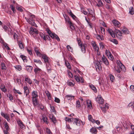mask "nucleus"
Here are the masks:
<instances>
[{
  "instance_id": "nucleus-1",
  "label": "nucleus",
  "mask_w": 134,
  "mask_h": 134,
  "mask_svg": "<svg viewBox=\"0 0 134 134\" xmlns=\"http://www.w3.org/2000/svg\"><path fill=\"white\" fill-rule=\"evenodd\" d=\"M35 17V15H32L30 12H27L26 17H25V18L29 24L32 25L36 26V25L33 19Z\"/></svg>"
},
{
  "instance_id": "nucleus-2",
  "label": "nucleus",
  "mask_w": 134,
  "mask_h": 134,
  "mask_svg": "<svg viewBox=\"0 0 134 134\" xmlns=\"http://www.w3.org/2000/svg\"><path fill=\"white\" fill-rule=\"evenodd\" d=\"M46 31L51 38H55L58 41H60V39L57 35L54 34L52 33L51 31L48 29H47Z\"/></svg>"
},
{
  "instance_id": "nucleus-3",
  "label": "nucleus",
  "mask_w": 134,
  "mask_h": 134,
  "mask_svg": "<svg viewBox=\"0 0 134 134\" xmlns=\"http://www.w3.org/2000/svg\"><path fill=\"white\" fill-rule=\"evenodd\" d=\"M96 100L99 104H102L104 103V100L100 95L98 96L96 98Z\"/></svg>"
},
{
  "instance_id": "nucleus-4",
  "label": "nucleus",
  "mask_w": 134,
  "mask_h": 134,
  "mask_svg": "<svg viewBox=\"0 0 134 134\" xmlns=\"http://www.w3.org/2000/svg\"><path fill=\"white\" fill-rule=\"evenodd\" d=\"M116 64L120 68L121 70L125 71L126 70L125 67L119 61H117Z\"/></svg>"
},
{
  "instance_id": "nucleus-5",
  "label": "nucleus",
  "mask_w": 134,
  "mask_h": 134,
  "mask_svg": "<svg viewBox=\"0 0 134 134\" xmlns=\"http://www.w3.org/2000/svg\"><path fill=\"white\" fill-rule=\"evenodd\" d=\"M30 34L33 35L34 34H37L38 33V30L35 28H30Z\"/></svg>"
},
{
  "instance_id": "nucleus-6",
  "label": "nucleus",
  "mask_w": 134,
  "mask_h": 134,
  "mask_svg": "<svg viewBox=\"0 0 134 134\" xmlns=\"http://www.w3.org/2000/svg\"><path fill=\"white\" fill-rule=\"evenodd\" d=\"M115 33L118 38L120 39L122 38V33L120 31L118 30H116L115 31Z\"/></svg>"
},
{
  "instance_id": "nucleus-7",
  "label": "nucleus",
  "mask_w": 134,
  "mask_h": 134,
  "mask_svg": "<svg viewBox=\"0 0 134 134\" xmlns=\"http://www.w3.org/2000/svg\"><path fill=\"white\" fill-rule=\"evenodd\" d=\"M105 53L106 55L111 60H113L114 59L113 57L109 51L106 49L105 51Z\"/></svg>"
},
{
  "instance_id": "nucleus-8",
  "label": "nucleus",
  "mask_w": 134,
  "mask_h": 134,
  "mask_svg": "<svg viewBox=\"0 0 134 134\" xmlns=\"http://www.w3.org/2000/svg\"><path fill=\"white\" fill-rule=\"evenodd\" d=\"M91 43L92 46L93 47V48L95 49V51L98 52L99 49V48L96 44V42L94 41H92L91 42Z\"/></svg>"
},
{
  "instance_id": "nucleus-9",
  "label": "nucleus",
  "mask_w": 134,
  "mask_h": 134,
  "mask_svg": "<svg viewBox=\"0 0 134 134\" xmlns=\"http://www.w3.org/2000/svg\"><path fill=\"white\" fill-rule=\"evenodd\" d=\"M102 62L103 63L106 65H108L109 64V63L107 59L103 55L101 59Z\"/></svg>"
},
{
  "instance_id": "nucleus-10",
  "label": "nucleus",
  "mask_w": 134,
  "mask_h": 134,
  "mask_svg": "<svg viewBox=\"0 0 134 134\" xmlns=\"http://www.w3.org/2000/svg\"><path fill=\"white\" fill-rule=\"evenodd\" d=\"M32 104L34 107H36L38 104L39 103L37 98H32Z\"/></svg>"
},
{
  "instance_id": "nucleus-11",
  "label": "nucleus",
  "mask_w": 134,
  "mask_h": 134,
  "mask_svg": "<svg viewBox=\"0 0 134 134\" xmlns=\"http://www.w3.org/2000/svg\"><path fill=\"white\" fill-rule=\"evenodd\" d=\"M49 118L51 120L53 123L55 124L56 123L57 120L53 114H49Z\"/></svg>"
},
{
  "instance_id": "nucleus-12",
  "label": "nucleus",
  "mask_w": 134,
  "mask_h": 134,
  "mask_svg": "<svg viewBox=\"0 0 134 134\" xmlns=\"http://www.w3.org/2000/svg\"><path fill=\"white\" fill-rule=\"evenodd\" d=\"M95 67L97 71H99L102 69L101 65L99 62H97L96 63L95 65Z\"/></svg>"
},
{
  "instance_id": "nucleus-13",
  "label": "nucleus",
  "mask_w": 134,
  "mask_h": 134,
  "mask_svg": "<svg viewBox=\"0 0 134 134\" xmlns=\"http://www.w3.org/2000/svg\"><path fill=\"white\" fill-rule=\"evenodd\" d=\"M41 57H42V58L44 60V62L46 64L49 63L48 58L46 54H42Z\"/></svg>"
},
{
  "instance_id": "nucleus-14",
  "label": "nucleus",
  "mask_w": 134,
  "mask_h": 134,
  "mask_svg": "<svg viewBox=\"0 0 134 134\" xmlns=\"http://www.w3.org/2000/svg\"><path fill=\"white\" fill-rule=\"evenodd\" d=\"M1 115L3 116L8 121H10V119L9 118V115L7 114H5L3 112H1Z\"/></svg>"
},
{
  "instance_id": "nucleus-15",
  "label": "nucleus",
  "mask_w": 134,
  "mask_h": 134,
  "mask_svg": "<svg viewBox=\"0 0 134 134\" xmlns=\"http://www.w3.org/2000/svg\"><path fill=\"white\" fill-rule=\"evenodd\" d=\"M105 8L109 12H111L113 11V8L111 5L108 4H106L105 5Z\"/></svg>"
},
{
  "instance_id": "nucleus-16",
  "label": "nucleus",
  "mask_w": 134,
  "mask_h": 134,
  "mask_svg": "<svg viewBox=\"0 0 134 134\" xmlns=\"http://www.w3.org/2000/svg\"><path fill=\"white\" fill-rule=\"evenodd\" d=\"M112 23L114 26L118 27H119L121 25L120 23L118 21L115 20H113L112 21Z\"/></svg>"
},
{
  "instance_id": "nucleus-17",
  "label": "nucleus",
  "mask_w": 134,
  "mask_h": 134,
  "mask_svg": "<svg viewBox=\"0 0 134 134\" xmlns=\"http://www.w3.org/2000/svg\"><path fill=\"white\" fill-rule=\"evenodd\" d=\"M32 98H37L38 97L37 92L36 91L32 92L31 94Z\"/></svg>"
},
{
  "instance_id": "nucleus-18",
  "label": "nucleus",
  "mask_w": 134,
  "mask_h": 134,
  "mask_svg": "<svg viewBox=\"0 0 134 134\" xmlns=\"http://www.w3.org/2000/svg\"><path fill=\"white\" fill-rule=\"evenodd\" d=\"M107 31L110 34L112 37H115V33L111 29L108 28L107 29Z\"/></svg>"
},
{
  "instance_id": "nucleus-19",
  "label": "nucleus",
  "mask_w": 134,
  "mask_h": 134,
  "mask_svg": "<svg viewBox=\"0 0 134 134\" xmlns=\"http://www.w3.org/2000/svg\"><path fill=\"white\" fill-rule=\"evenodd\" d=\"M86 46V44H81L80 47L81 48V51L83 53L86 52V49L85 47Z\"/></svg>"
},
{
  "instance_id": "nucleus-20",
  "label": "nucleus",
  "mask_w": 134,
  "mask_h": 134,
  "mask_svg": "<svg viewBox=\"0 0 134 134\" xmlns=\"http://www.w3.org/2000/svg\"><path fill=\"white\" fill-rule=\"evenodd\" d=\"M100 108L103 111H104V112H105L106 110L108 108V104H106L104 107H101Z\"/></svg>"
},
{
  "instance_id": "nucleus-21",
  "label": "nucleus",
  "mask_w": 134,
  "mask_h": 134,
  "mask_svg": "<svg viewBox=\"0 0 134 134\" xmlns=\"http://www.w3.org/2000/svg\"><path fill=\"white\" fill-rule=\"evenodd\" d=\"M73 123L75 124L77 126H79L80 125V120L77 118H75L74 119Z\"/></svg>"
},
{
  "instance_id": "nucleus-22",
  "label": "nucleus",
  "mask_w": 134,
  "mask_h": 134,
  "mask_svg": "<svg viewBox=\"0 0 134 134\" xmlns=\"http://www.w3.org/2000/svg\"><path fill=\"white\" fill-rule=\"evenodd\" d=\"M23 89L24 90V92L26 94V96L29 94V91L28 88L27 86H24L23 87Z\"/></svg>"
},
{
  "instance_id": "nucleus-23",
  "label": "nucleus",
  "mask_w": 134,
  "mask_h": 134,
  "mask_svg": "<svg viewBox=\"0 0 134 134\" xmlns=\"http://www.w3.org/2000/svg\"><path fill=\"white\" fill-rule=\"evenodd\" d=\"M74 98V96L70 95H67L65 96V99L67 100H71Z\"/></svg>"
},
{
  "instance_id": "nucleus-24",
  "label": "nucleus",
  "mask_w": 134,
  "mask_h": 134,
  "mask_svg": "<svg viewBox=\"0 0 134 134\" xmlns=\"http://www.w3.org/2000/svg\"><path fill=\"white\" fill-rule=\"evenodd\" d=\"M0 89L2 91L4 92L7 91V90L5 88V86L3 84H2L0 86Z\"/></svg>"
},
{
  "instance_id": "nucleus-25",
  "label": "nucleus",
  "mask_w": 134,
  "mask_h": 134,
  "mask_svg": "<svg viewBox=\"0 0 134 134\" xmlns=\"http://www.w3.org/2000/svg\"><path fill=\"white\" fill-rule=\"evenodd\" d=\"M89 87L95 93H96L97 92V91L96 87L94 86L92 84H90L89 85Z\"/></svg>"
},
{
  "instance_id": "nucleus-26",
  "label": "nucleus",
  "mask_w": 134,
  "mask_h": 134,
  "mask_svg": "<svg viewBox=\"0 0 134 134\" xmlns=\"http://www.w3.org/2000/svg\"><path fill=\"white\" fill-rule=\"evenodd\" d=\"M96 37L97 39L99 40H103L104 39V37L103 36L97 35H96Z\"/></svg>"
},
{
  "instance_id": "nucleus-27",
  "label": "nucleus",
  "mask_w": 134,
  "mask_h": 134,
  "mask_svg": "<svg viewBox=\"0 0 134 134\" xmlns=\"http://www.w3.org/2000/svg\"><path fill=\"white\" fill-rule=\"evenodd\" d=\"M26 68L27 70L30 72H31L33 69L32 67L29 65L27 66H26Z\"/></svg>"
},
{
  "instance_id": "nucleus-28",
  "label": "nucleus",
  "mask_w": 134,
  "mask_h": 134,
  "mask_svg": "<svg viewBox=\"0 0 134 134\" xmlns=\"http://www.w3.org/2000/svg\"><path fill=\"white\" fill-rule=\"evenodd\" d=\"M18 123L20 127V128L22 129L23 128L24 125L22 122L20 120L18 121Z\"/></svg>"
},
{
  "instance_id": "nucleus-29",
  "label": "nucleus",
  "mask_w": 134,
  "mask_h": 134,
  "mask_svg": "<svg viewBox=\"0 0 134 134\" xmlns=\"http://www.w3.org/2000/svg\"><path fill=\"white\" fill-rule=\"evenodd\" d=\"M65 64L68 68L70 69H71V67L68 61L65 60Z\"/></svg>"
},
{
  "instance_id": "nucleus-30",
  "label": "nucleus",
  "mask_w": 134,
  "mask_h": 134,
  "mask_svg": "<svg viewBox=\"0 0 134 134\" xmlns=\"http://www.w3.org/2000/svg\"><path fill=\"white\" fill-rule=\"evenodd\" d=\"M123 33L125 34H128L129 32V31L126 28H124L122 30Z\"/></svg>"
},
{
  "instance_id": "nucleus-31",
  "label": "nucleus",
  "mask_w": 134,
  "mask_h": 134,
  "mask_svg": "<svg viewBox=\"0 0 134 134\" xmlns=\"http://www.w3.org/2000/svg\"><path fill=\"white\" fill-rule=\"evenodd\" d=\"M87 107L89 109H91L92 108L91 102V101H87Z\"/></svg>"
},
{
  "instance_id": "nucleus-32",
  "label": "nucleus",
  "mask_w": 134,
  "mask_h": 134,
  "mask_svg": "<svg viewBox=\"0 0 134 134\" xmlns=\"http://www.w3.org/2000/svg\"><path fill=\"white\" fill-rule=\"evenodd\" d=\"M88 120L91 121L92 123H95V120L92 118V116L91 115H89L88 116Z\"/></svg>"
},
{
  "instance_id": "nucleus-33",
  "label": "nucleus",
  "mask_w": 134,
  "mask_h": 134,
  "mask_svg": "<svg viewBox=\"0 0 134 134\" xmlns=\"http://www.w3.org/2000/svg\"><path fill=\"white\" fill-rule=\"evenodd\" d=\"M47 118L46 116H43L42 119L44 122L47 124H48L49 123L47 121Z\"/></svg>"
},
{
  "instance_id": "nucleus-34",
  "label": "nucleus",
  "mask_w": 134,
  "mask_h": 134,
  "mask_svg": "<svg viewBox=\"0 0 134 134\" xmlns=\"http://www.w3.org/2000/svg\"><path fill=\"white\" fill-rule=\"evenodd\" d=\"M25 81L30 84H31L32 83V81L29 78L27 77L25 78Z\"/></svg>"
},
{
  "instance_id": "nucleus-35",
  "label": "nucleus",
  "mask_w": 134,
  "mask_h": 134,
  "mask_svg": "<svg viewBox=\"0 0 134 134\" xmlns=\"http://www.w3.org/2000/svg\"><path fill=\"white\" fill-rule=\"evenodd\" d=\"M65 120L66 121H68L69 122H71L73 121L74 118H69L66 117L65 118Z\"/></svg>"
},
{
  "instance_id": "nucleus-36",
  "label": "nucleus",
  "mask_w": 134,
  "mask_h": 134,
  "mask_svg": "<svg viewBox=\"0 0 134 134\" xmlns=\"http://www.w3.org/2000/svg\"><path fill=\"white\" fill-rule=\"evenodd\" d=\"M120 69H121L118 66H115L114 67L115 70L117 72L120 73Z\"/></svg>"
},
{
  "instance_id": "nucleus-37",
  "label": "nucleus",
  "mask_w": 134,
  "mask_h": 134,
  "mask_svg": "<svg viewBox=\"0 0 134 134\" xmlns=\"http://www.w3.org/2000/svg\"><path fill=\"white\" fill-rule=\"evenodd\" d=\"M129 13L131 14H134V11L132 7H130L129 9Z\"/></svg>"
},
{
  "instance_id": "nucleus-38",
  "label": "nucleus",
  "mask_w": 134,
  "mask_h": 134,
  "mask_svg": "<svg viewBox=\"0 0 134 134\" xmlns=\"http://www.w3.org/2000/svg\"><path fill=\"white\" fill-rule=\"evenodd\" d=\"M90 132L92 133L96 134L97 133V131L96 129L92 128L90 129Z\"/></svg>"
},
{
  "instance_id": "nucleus-39",
  "label": "nucleus",
  "mask_w": 134,
  "mask_h": 134,
  "mask_svg": "<svg viewBox=\"0 0 134 134\" xmlns=\"http://www.w3.org/2000/svg\"><path fill=\"white\" fill-rule=\"evenodd\" d=\"M18 44H19V47L20 48V49H24V47H23V44L22 43L21 41H18Z\"/></svg>"
},
{
  "instance_id": "nucleus-40",
  "label": "nucleus",
  "mask_w": 134,
  "mask_h": 134,
  "mask_svg": "<svg viewBox=\"0 0 134 134\" xmlns=\"http://www.w3.org/2000/svg\"><path fill=\"white\" fill-rule=\"evenodd\" d=\"M34 62L38 63V64L40 65H42V63L40 60L34 59Z\"/></svg>"
},
{
  "instance_id": "nucleus-41",
  "label": "nucleus",
  "mask_w": 134,
  "mask_h": 134,
  "mask_svg": "<svg viewBox=\"0 0 134 134\" xmlns=\"http://www.w3.org/2000/svg\"><path fill=\"white\" fill-rule=\"evenodd\" d=\"M14 67L16 69L19 71L21 70L22 69V67L20 65H16L15 66H14Z\"/></svg>"
},
{
  "instance_id": "nucleus-42",
  "label": "nucleus",
  "mask_w": 134,
  "mask_h": 134,
  "mask_svg": "<svg viewBox=\"0 0 134 134\" xmlns=\"http://www.w3.org/2000/svg\"><path fill=\"white\" fill-rule=\"evenodd\" d=\"M20 57L23 60L24 62H27V59L26 58V57L23 55H20Z\"/></svg>"
},
{
  "instance_id": "nucleus-43",
  "label": "nucleus",
  "mask_w": 134,
  "mask_h": 134,
  "mask_svg": "<svg viewBox=\"0 0 134 134\" xmlns=\"http://www.w3.org/2000/svg\"><path fill=\"white\" fill-rule=\"evenodd\" d=\"M46 95L47 96L49 99H51V98L50 94L49 92L48 91L45 92Z\"/></svg>"
},
{
  "instance_id": "nucleus-44",
  "label": "nucleus",
  "mask_w": 134,
  "mask_h": 134,
  "mask_svg": "<svg viewBox=\"0 0 134 134\" xmlns=\"http://www.w3.org/2000/svg\"><path fill=\"white\" fill-rule=\"evenodd\" d=\"M103 5V3L101 0L98 1V3L97 4V5L98 7H102Z\"/></svg>"
},
{
  "instance_id": "nucleus-45",
  "label": "nucleus",
  "mask_w": 134,
  "mask_h": 134,
  "mask_svg": "<svg viewBox=\"0 0 134 134\" xmlns=\"http://www.w3.org/2000/svg\"><path fill=\"white\" fill-rule=\"evenodd\" d=\"M27 52L30 55H32V52L31 49L30 48H27Z\"/></svg>"
},
{
  "instance_id": "nucleus-46",
  "label": "nucleus",
  "mask_w": 134,
  "mask_h": 134,
  "mask_svg": "<svg viewBox=\"0 0 134 134\" xmlns=\"http://www.w3.org/2000/svg\"><path fill=\"white\" fill-rule=\"evenodd\" d=\"M67 84L69 86H73L74 85V83H73L69 81H68L67 82Z\"/></svg>"
},
{
  "instance_id": "nucleus-47",
  "label": "nucleus",
  "mask_w": 134,
  "mask_h": 134,
  "mask_svg": "<svg viewBox=\"0 0 134 134\" xmlns=\"http://www.w3.org/2000/svg\"><path fill=\"white\" fill-rule=\"evenodd\" d=\"M100 29L102 34L103 35L105 34V30L104 28L103 27H101Z\"/></svg>"
},
{
  "instance_id": "nucleus-48",
  "label": "nucleus",
  "mask_w": 134,
  "mask_h": 134,
  "mask_svg": "<svg viewBox=\"0 0 134 134\" xmlns=\"http://www.w3.org/2000/svg\"><path fill=\"white\" fill-rule=\"evenodd\" d=\"M2 69L5 70L6 69V67L3 63H1Z\"/></svg>"
},
{
  "instance_id": "nucleus-49",
  "label": "nucleus",
  "mask_w": 134,
  "mask_h": 134,
  "mask_svg": "<svg viewBox=\"0 0 134 134\" xmlns=\"http://www.w3.org/2000/svg\"><path fill=\"white\" fill-rule=\"evenodd\" d=\"M50 106L51 108V111L52 112H54L55 111L54 107L53 106H52L50 104Z\"/></svg>"
},
{
  "instance_id": "nucleus-50",
  "label": "nucleus",
  "mask_w": 134,
  "mask_h": 134,
  "mask_svg": "<svg viewBox=\"0 0 134 134\" xmlns=\"http://www.w3.org/2000/svg\"><path fill=\"white\" fill-rule=\"evenodd\" d=\"M67 48L68 50L72 52V48L70 45H68L67 46Z\"/></svg>"
},
{
  "instance_id": "nucleus-51",
  "label": "nucleus",
  "mask_w": 134,
  "mask_h": 134,
  "mask_svg": "<svg viewBox=\"0 0 134 134\" xmlns=\"http://www.w3.org/2000/svg\"><path fill=\"white\" fill-rule=\"evenodd\" d=\"M10 7L13 13H15L16 12V10H15V7L13 5H10Z\"/></svg>"
},
{
  "instance_id": "nucleus-52",
  "label": "nucleus",
  "mask_w": 134,
  "mask_h": 134,
  "mask_svg": "<svg viewBox=\"0 0 134 134\" xmlns=\"http://www.w3.org/2000/svg\"><path fill=\"white\" fill-rule=\"evenodd\" d=\"M110 41L116 44H118V41L116 39H113L110 40Z\"/></svg>"
},
{
  "instance_id": "nucleus-53",
  "label": "nucleus",
  "mask_w": 134,
  "mask_h": 134,
  "mask_svg": "<svg viewBox=\"0 0 134 134\" xmlns=\"http://www.w3.org/2000/svg\"><path fill=\"white\" fill-rule=\"evenodd\" d=\"M75 79L77 82H80V77L77 75H75L74 76Z\"/></svg>"
},
{
  "instance_id": "nucleus-54",
  "label": "nucleus",
  "mask_w": 134,
  "mask_h": 134,
  "mask_svg": "<svg viewBox=\"0 0 134 134\" xmlns=\"http://www.w3.org/2000/svg\"><path fill=\"white\" fill-rule=\"evenodd\" d=\"M41 70V69L38 68H36L34 69V71L35 73H36L40 71Z\"/></svg>"
},
{
  "instance_id": "nucleus-55",
  "label": "nucleus",
  "mask_w": 134,
  "mask_h": 134,
  "mask_svg": "<svg viewBox=\"0 0 134 134\" xmlns=\"http://www.w3.org/2000/svg\"><path fill=\"white\" fill-rule=\"evenodd\" d=\"M46 132L48 134H52V133L50 130L48 128H46Z\"/></svg>"
},
{
  "instance_id": "nucleus-56",
  "label": "nucleus",
  "mask_w": 134,
  "mask_h": 134,
  "mask_svg": "<svg viewBox=\"0 0 134 134\" xmlns=\"http://www.w3.org/2000/svg\"><path fill=\"white\" fill-rule=\"evenodd\" d=\"M109 77L111 81H113L114 79V77L113 75L111 74H110L109 75Z\"/></svg>"
},
{
  "instance_id": "nucleus-57",
  "label": "nucleus",
  "mask_w": 134,
  "mask_h": 134,
  "mask_svg": "<svg viewBox=\"0 0 134 134\" xmlns=\"http://www.w3.org/2000/svg\"><path fill=\"white\" fill-rule=\"evenodd\" d=\"M36 54L37 56H38V57H41V56H42V54H41V53L39 51L36 52Z\"/></svg>"
},
{
  "instance_id": "nucleus-58",
  "label": "nucleus",
  "mask_w": 134,
  "mask_h": 134,
  "mask_svg": "<svg viewBox=\"0 0 134 134\" xmlns=\"http://www.w3.org/2000/svg\"><path fill=\"white\" fill-rule=\"evenodd\" d=\"M54 101L55 102L59 103L60 102V100L58 98L55 97V98Z\"/></svg>"
},
{
  "instance_id": "nucleus-59",
  "label": "nucleus",
  "mask_w": 134,
  "mask_h": 134,
  "mask_svg": "<svg viewBox=\"0 0 134 134\" xmlns=\"http://www.w3.org/2000/svg\"><path fill=\"white\" fill-rule=\"evenodd\" d=\"M76 107L78 108H79L81 106L80 102L79 101H77L76 102Z\"/></svg>"
},
{
  "instance_id": "nucleus-60",
  "label": "nucleus",
  "mask_w": 134,
  "mask_h": 134,
  "mask_svg": "<svg viewBox=\"0 0 134 134\" xmlns=\"http://www.w3.org/2000/svg\"><path fill=\"white\" fill-rule=\"evenodd\" d=\"M5 127L6 129V130H9V126L8 125V123L7 122H6L5 125Z\"/></svg>"
},
{
  "instance_id": "nucleus-61",
  "label": "nucleus",
  "mask_w": 134,
  "mask_h": 134,
  "mask_svg": "<svg viewBox=\"0 0 134 134\" xmlns=\"http://www.w3.org/2000/svg\"><path fill=\"white\" fill-rule=\"evenodd\" d=\"M88 12L89 14L90 15L93 14H94L93 11H92L91 9H89L88 10Z\"/></svg>"
},
{
  "instance_id": "nucleus-62",
  "label": "nucleus",
  "mask_w": 134,
  "mask_h": 134,
  "mask_svg": "<svg viewBox=\"0 0 134 134\" xmlns=\"http://www.w3.org/2000/svg\"><path fill=\"white\" fill-rule=\"evenodd\" d=\"M1 43L3 44V45L4 46V44H6V43H5L3 40L2 38L1 39V40L0 41Z\"/></svg>"
},
{
  "instance_id": "nucleus-63",
  "label": "nucleus",
  "mask_w": 134,
  "mask_h": 134,
  "mask_svg": "<svg viewBox=\"0 0 134 134\" xmlns=\"http://www.w3.org/2000/svg\"><path fill=\"white\" fill-rule=\"evenodd\" d=\"M16 8H17V10H19L20 12H22L23 11V9L21 7H17Z\"/></svg>"
},
{
  "instance_id": "nucleus-64",
  "label": "nucleus",
  "mask_w": 134,
  "mask_h": 134,
  "mask_svg": "<svg viewBox=\"0 0 134 134\" xmlns=\"http://www.w3.org/2000/svg\"><path fill=\"white\" fill-rule=\"evenodd\" d=\"M130 89L131 91H134V86L131 85L130 86Z\"/></svg>"
}]
</instances>
